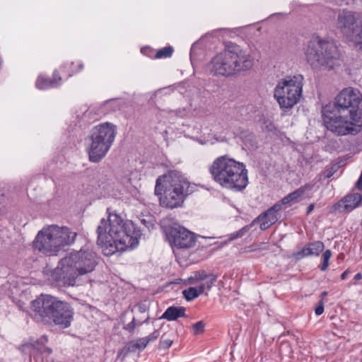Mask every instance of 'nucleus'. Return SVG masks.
Listing matches in <instances>:
<instances>
[{"mask_svg": "<svg viewBox=\"0 0 362 362\" xmlns=\"http://www.w3.org/2000/svg\"><path fill=\"white\" fill-rule=\"evenodd\" d=\"M173 332L164 333L160 337L158 349L165 350L170 348L173 343Z\"/></svg>", "mask_w": 362, "mask_h": 362, "instance_id": "nucleus-23", "label": "nucleus"}, {"mask_svg": "<svg viewBox=\"0 0 362 362\" xmlns=\"http://www.w3.org/2000/svg\"><path fill=\"white\" fill-rule=\"evenodd\" d=\"M136 325V320L135 318L134 317L129 323H128L124 327V329L128 331L129 332L132 333L134 331Z\"/></svg>", "mask_w": 362, "mask_h": 362, "instance_id": "nucleus-31", "label": "nucleus"}, {"mask_svg": "<svg viewBox=\"0 0 362 362\" xmlns=\"http://www.w3.org/2000/svg\"><path fill=\"white\" fill-rule=\"evenodd\" d=\"M324 312V301L322 299H321L317 305L316 306L315 309V313L317 315H320L323 313Z\"/></svg>", "mask_w": 362, "mask_h": 362, "instance_id": "nucleus-32", "label": "nucleus"}, {"mask_svg": "<svg viewBox=\"0 0 362 362\" xmlns=\"http://www.w3.org/2000/svg\"><path fill=\"white\" fill-rule=\"evenodd\" d=\"M303 195L302 190L299 189H296L293 192L288 194L286 197H284L279 203L281 204V206L286 204H291L293 203H296L298 201V199Z\"/></svg>", "mask_w": 362, "mask_h": 362, "instance_id": "nucleus-22", "label": "nucleus"}, {"mask_svg": "<svg viewBox=\"0 0 362 362\" xmlns=\"http://www.w3.org/2000/svg\"><path fill=\"white\" fill-rule=\"evenodd\" d=\"M336 28L347 40L354 41L362 30V23L358 22L355 11L344 8L337 14Z\"/></svg>", "mask_w": 362, "mask_h": 362, "instance_id": "nucleus-11", "label": "nucleus"}, {"mask_svg": "<svg viewBox=\"0 0 362 362\" xmlns=\"http://www.w3.org/2000/svg\"><path fill=\"white\" fill-rule=\"evenodd\" d=\"M362 95L353 88H345L335 97L332 104L322 109L324 124L337 136L357 134L356 126L362 124Z\"/></svg>", "mask_w": 362, "mask_h": 362, "instance_id": "nucleus-1", "label": "nucleus"}, {"mask_svg": "<svg viewBox=\"0 0 362 362\" xmlns=\"http://www.w3.org/2000/svg\"><path fill=\"white\" fill-rule=\"evenodd\" d=\"M249 230L248 226H245L242 228L238 231L231 234L230 239L234 240L238 238H241L247 230Z\"/></svg>", "mask_w": 362, "mask_h": 362, "instance_id": "nucleus-30", "label": "nucleus"}, {"mask_svg": "<svg viewBox=\"0 0 362 362\" xmlns=\"http://www.w3.org/2000/svg\"><path fill=\"white\" fill-rule=\"evenodd\" d=\"M76 236L77 233L67 226L49 225L37 233L33 247L47 255H56L62 247L73 244Z\"/></svg>", "mask_w": 362, "mask_h": 362, "instance_id": "nucleus-8", "label": "nucleus"}, {"mask_svg": "<svg viewBox=\"0 0 362 362\" xmlns=\"http://www.w3.org/2000/svg\"><path fill=\"white\" fill-rule=\"evenodd\" d=\"M30 315L37 322L65 329L71 326L74 311L66 301L51 295H41L31 302Z\"/></svg>", "mask_w": 362, "mask_h": 362, "instance_id": "nucleus-4", "label": "nucleus"}, {"mask_svg": "<svg viewBox=\"0 0 362 362\" xmlns=\"http://www.w3.org/2000/svg\"><path fill=\"white\" fill-rule=\"evenodd\" d=\"M362 201V196L359 193L349 194L345 196L339 203L338 206L341 208V211H351L358 207Z\"/></svg>", "mask_w": 362, "mask_h": 362, "instance_id": "nucleus-17", "label": "nucleus"}, {"mask_svg": "<svg viewBox=\"0 0 362 362\" xmlns=\"http://www.w3.org/2000/svg\"><path fill=\"white\" fill-rule=\"evenodd\" d=\"M97 243L104 255L134 248L139 244L141 230L132 221H124L117 214L109 213L107 220L102 218L97 228Z\"/></svg>", "mask_w": 362, "mask_h": 362, "instance_id": "nucleus-2", "label": "nucleus"}, {"mask_svg": "<svg viewBox=\"0 0 362 362\" xmlns=\"http://www.w3.org/2000/svg\"><path fill=\"white\" fill-rule=\"evenodd\" d=\"M167 239L171 246L177 248H190L195 245L194 233L181 226H173L165 230Z\"/></svg>", "mask_w": 362, "mask_h": 362, "instance_id": "nucleus-12", "label": "nucleus"}, {"mask_svg": "<svg viewBox=\"0 0 362 362\" xmlns=\"http://www.w3.org/2000/svg\"><path fill=\"white\" fill-rule=\"evenodd\" d=\"M45 352H47V354H51L52 353V349H49V348H45V350H44Z\"/></svg>", "mask_w": 362, "mask_h": 362, "instance_id": "nucleus-40", "label": "nucleus"}, {"mask_svg": "<svg viewBox=\"0 0 362 362\" xmlns=\"http://www.w3.org/2000/svg\"><path fill=\"white\" fill-rule=\"evenodd\" d=\"M362 279V274L361 273H358L355 275L354 279L356 280H360Z\"/></svg>", "mask_w": 362, "mask_h": 362, "instance_id": "nucleus-38", "label": "nucleus"}, {"mask_svg": "<svg viewBox=\"0 0 362 362\" xmlns=\"http://www.w3.org/2000/svg\"><path fill=\"white\" fill-rule=\"evenodd\" d=\"M361 226H362V219H361Z\"/></svg>", "mask_w": 362, "mask_h": 362, "instance_id": "nucleus-43", "label": "nucleus"}, {"mask_svg": "<svg viewBox=\"0 0 362 362\" xmlns=\"http://www.w3.org/2000/svg\"><path fill=\"white\" fill-rule=\"evenodd\" d=\"M160 177H158L157 180H156V187H155V193L156 194H161V191L163 190L161 186H160Z\"/></svg>", "mask_w": 362, "mask_h": 362, "instance_id": "nucleus-33", "label": "nucleus"}, {"mask_svg": "<svg viewBox=\"0 0 362 362\" xmlns=\"http://www.w3.org/2000/svg\"><path fill=\"white\" fill-rule=\"evenodd\" d=\"M40 341L42 342V341H47V337H42L40 339Z\"/></svg>", "mask_w": 362, "mask_h": 362, "instance_id": "nucleus-41", "label": "nucleus"}, {"mask_svg": "<svg viewBox=\"0 0 362 362\" xmlns=\"http://www.w3.org/2000/svg\"><path fill=\"white\" fill-rule=\"evenodd\" d=\"M328 294V293L327 291H323L322 293H321V297H322V299L323 300V298L327 296Z\"/></svg>", "mask_w": 362, "mask_h": 362, "instance_id": "nucleus-39", "label": "nucleus"}, {"mask_svg": "<svg viewBox=\"0 0 362 362\" xmlns=\"http://www.w3.org/2000/svg\"><path fill=\"white\" fill-rule=\"evenodd\" d=\"M186 309L184 307L170 306L166 309L161 316V318L168 321L177 320L179 317H187L185 314Z\"/></svg>", "mask_w": 362, "mask_h": 362, "instance_id": "nucleus-20", "label": "nucleus"}, {"mask_svg": "<svg viewBox=\"0 0 362 362\" xmlns=\"http://www.w3.org/2000/svg\"><path fill=\"white\" fill-rule=\"evenodd\" d=\"M337 4H341L344 0H334Z\"/></svg>", "mask_w": 362, "mask_h": 362, "instance_id": "nucleus-42", "label": "nucleus"}, {"mask_svg": "<svg viewBox=\"0 0 362 362\" xmlns=\"http://www.w3.org/2000/svg\"><path fill=\"white\" fill-rule=\"evenodd\" d=\"M314 208H315V204H310L307 208V214H310L314 210Z\"/></svg>", "mask_w": 362, "mask_h": 362, "instance_id": "nucleus-37", "label": "nucleus"}, {"mask_svg": "<svg viewBox=\"0 0 362 362\" xmlns=\"http://www.w3.org/2000/svg\"><path fill=\"white\" fill-rule=\"evenodd\" d=\"M325 245L321 241H315L306 245L296 254L298 259L308 256H318L324 250Z\"/></svg>", "mask_w": 362, "mask_h": 362, "instance_id": "nucleus-18", "label": "nucleus"}, {"mask_svg": "<svg viewBox=\"0 0 362 362\" xmlns=\"http://www.w3.org/2000/svg\"><path fill=\"white\" fill-rule=\"evenodd\" d=\"M173 52V48L170 46L165 47L160 49H159L155 56V58L156 59H160V58H167L171 57L172 54Z\"/></svg>", "mask_w": 362, "mask_h": 362, "instance_id": "nucleus-25", "label": "nucleus"}, {"mask_svg": "<svg viewBox=\"0 0 362 362\" xmlns=\"http://www.w3.org/2000/svg\"><path fill=\"white\" fill-rule=\"evenodd\" d=\"M313 185H311V184H305V185L301 186L300 187H299L298 189L300 190H302V194H303L305 191L311 190L313 189Z\"/></svg>", "mask_w": 362, "mask_h": 362, "instance_id": "nucleus-34", "label": "nucleus"}, {"mask_svg": "<svg viewBox=\"0 0 362 362\" xmlns=\"http://www.w3.org/2000/svg\"><path fill=\"white\" fill-rule=\"evenodd\" d=\"M356 42H362V30L361 32H359L358 35H357V37L354 40Z\"/></svg>", "mask_w": 362, "mask_h": 362, "instance_id": "nucleus-36", "label": "nucleus"}, {"mask_svg": "<svg viewBox=\"0 0 362 362\" xmlns=\"http://www.w3.org/2000/svg\"><path fill=\"white\" fill-rule=\"evenodd\" d=\"M192 329L194 335L203 333L204 332L205 323L201 320L192 325Z\"/></svg>", "mask_w": 362, "mask_h": 362, "instance_id": "nucleus-27", "label": "nucleus"}, {"mask_svg": "<svg viewBox=\"0 0 362 362\" xmlns=\"http://www.w3.org/2000/svg\"><path fill=\"white\" fill-rule=\"evenodd\" d=\"M97 264L96 253L90 248L83 247L68 252L61 259L52 276L60 285L74 286L79 276L92 272Z\"/></svg>", "mask_w": 362, "mask_h": 362, "instance_id": "nucleus-3", "label": "nucleus"}, {"mask_svg": "<svg viewBox=\"0 0 362 362\" xmlns=\"http://www.w3.org/2000/svg\"><path fill=\"white\" fill-rule=\"evenodd\" d=\"M214 182L221 187L241 192L248 185V170L245 163L239 162L228 155L216 158L209 168Z\"/></svg>", "mask_w": 362, "mask_h": 362, "instance_id": "nucleus-5", "label": "nucleus"}, {"mask_svg": "<svg viewBox=\"0 0 362 362\" xmlns=\"http://www.w3.org/2000/svg\"><path fill=\"white\" fill-rule=\"evenodd\" d=\"M83 68V64L82 63H78L76 65L74 62H71L69 64V71L68 72V76L70 77L73 74L78 73Z\"/></svg>", "mask_w": 362, "mask_h": 362, "instance_id": "nucleus-28", "label": "nucleus"}, {"mask_svg": "<svg viewBox=\"0 0 362 362\" xmlns=\"http://www.w3.org/2000/svg\"><path fill=\"white\" fill-rule=\"evenodd\" d=\"M216 280L217 276L213 273L199 270L194 272L193 275L188 278L187 281L190 284L197 285L199 287V292L204 293L206 290L209 291Z\"/></svg>", "mask_w": 362, "mask_h": 362, "instance_id": "nucleus-13", "label": "nucleus"}, {"mask_svg": "<svg viewBox=\"0 0 362 362\" xmlns=\"http://www.w3.org/2000/svg\"><path fill=\"white\" fill-rule=\"evenodd\" d=\"M332 257V252L330 250H327L322 255V263L320 265V270L325 272L329 266V260Z\"/></svg>", "mask_w": 362, "mask_h": 362, "instance_id": "nucleus-26", "label": "nucleus"}, {"mask_svg": "<svg viewBox=\"0 0 362 362\" xmlns=\"http://www.w3.org/2000/svg\"><path fill=\"white\" fill-rule=\"evenodd\" d=\"M349 273H350V272H349L348 269H346V271H344V272L341 274V279L342 280H345V279L347 278V276H348V275L349 274Z\"/></svg>", "mask_w": 362, "mask_h": 362, "instance_id": "nucleus-35", "label": "nucleus"}, {"mask_svg": "<svg viewBox=\"0 0 362 362\" xmlns=\"http://www.w3.org/2000/svg\"><path fill=\"white\" fill-rule=\"evenodd\" d=\"M117 134L116 126L110 122H104L95 126L91 131V137L112 145Z\"/></svg>", "mask_w": 362, "mask_h": 362, "instance_id": "nucleus-14", "label": "nucleus"}, {"mask_svg": "<svg viewBox=\"0 0 362 362\" xmlns=\"http://www.w3.org/2000/svg\"><path fill=\"white\" fill-rule=\"evenodd\" d=\"M305 55L312 68L320 71L333 70L340 66L342 62L334 42L319 37H314L308 42Z\"/></svg>", "mask_w": 362, "mask_h": 362, "instance_id": "nucleus-7", "label": "nucleus"}, {"mask_svg": "<svg viewBox=\"0 0 362 362\" xmlns=\"http://www.w3.org/2000/svg\"><path fill=\"white\" fill-rule=\"evenodd\" d=\"M90 141L88 148L89 160L93 163H98L106 156L112 145L91 136Z\"/></svg>", "mask_w": 362, "mask_h": 362, "instance_id": "nucleus-15", "label": "nucleus"}, {"mask_svg": "<svg viewBox=\"0 0 362 362\" xmlns=\"http://www.w3.org/2000/svg\"><path fill=\"white\" fill-rule=\"evenodd\" d=\"M303 76H288L281 79L274 88V96L281 109H291L302 97Z\"/></svg>", "mask_w": 362, "mask_h": 362, "instance_id": "nucleus-10", "label": "nucleus"}, {"mask_svg": "<svg viewBox=\"0 0 362 362\" xmlns=\"http://www.w3.org/2000/svg\"><path fill=\"white\" fill-rule=\"evenodd\" d=\"M203 293L199 292V287L197 286L196 287H189L187 289H185L182 291L183 296L187 301H191L197 298L199 295Z\"/></svg>", "mask_w": 362, "mask_h": 362, "instance_id": "nucleus-24", "label": "nucleus"}, {"mask_svg": "<svg viewBox=\"0 0 362 362\" xmlns=\"http://www.w3.org/2000/svg\"><path fill=\"white\" fill-rule=\"evenodd\" d=\"M254 58L240 46L229 43L225 49L214 56L207 65L214 76H230L250 70Z\"/></svg>", "mask_w": 362, "mask_h": 362, "instance_id": "nucleus-6", "label": "nucleus"}, {"mask_svg": "<svg viewBox=\"0 0 362 362\" xmlns=\"http://www.w3.org/2000/svg\"><path fill=\"white\" fill-rule=\"evenodd\" d=\"M281 209V204L277 202L264 213L259 215L253 222L262 221L260 228L263 230H267L278 221V212Z\"/></svg>", "mask_w": 362, "mask_h": 362, "instance_id": "nucleus-16", "label": "nucleus"}, {"mask_svg": "<svg viewBox=\"0 0 362 362\" xmlns=\"http://www.w3.org/2000/svg\"><path fill=\"white\" fill-rule=\"evenodd\" d=\"M146 345L143 341L142 338L132 340L127 343L124 347L121 350L119 354H124V355L131 352H136V351H142L146 348Z\"/></svg>", "mask_w": 362, "mask_h": 362, "instance_id": "nucleus-21", "label": "nucleus"}, {"mask_svg": "<svg viewBox=\"0 0 362 362\" xmlns=\"http://www.w3.org/2000/svg\"><path fill=\"white\" fill-rule=\"evenodd\" d=\"M160 337V332L158 330H155L153 332L150 334L148 336L142 338L143 341L144 342L146 346L147 344L153 341L156 339H157Z\"/></svg>", "mask_w": 362, "mask_h": 362, "instance_id": "nucleus-29", "label": "nucleus"}, {"mask_svg": "<svg viewBox=\"0 0 362 362\" xmlns=\"http://www.w3.org/2000/svg\"><path fill=\"white\" fill-rule=\"evenodd\" d=\"M122 362H124V361H122Z\"/></svg>", "mask_w": 362, "mask_h": 362, "instance_id": "nucleus-44", "label": "nucleus"}, {"mask_svg": "<svg viewBox=\"0 0 362 362\" xmlns=\"http://www.w3.org/2000/svg\"><path fill=\"white\" fill-rule=\"evenodd\" d=\"M62 81V78L58 72L55 70L53 73L52 78H45L40 76L36 81V86L39 89H47L49 88H55L58 86Z\"/></svg>", "mask_w": 362, "mask_h": 362, "instance_id": "nucleus-19", "label": "nucleus"}, {"mask_svg": "<svg viewBox=\"0 0 362 362\" xmlns=\"http://www.w3.org/2000/svg\"><path fill=\"white\" fill-rule=\"evenodd\" d=\"M196 190V185L180 173L171 171L168 173L167 184L164 190L163 204L174 209L182 206L185 198Z\"/></svg>", "mask_w": 362, "mask_h": 362, "instance_id": "nucleus-9", "label": "nucleus"}]
</instances>
